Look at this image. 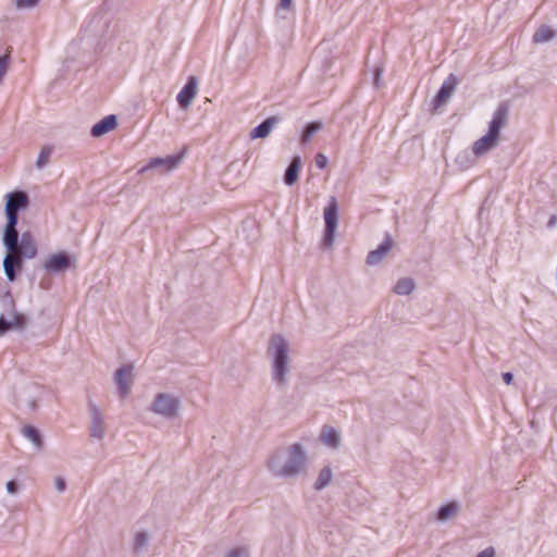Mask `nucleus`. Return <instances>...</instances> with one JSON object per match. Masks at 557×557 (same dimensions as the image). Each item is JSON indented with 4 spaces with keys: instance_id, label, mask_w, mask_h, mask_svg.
Segmentation results:
<instances>
[{
    "instance_id": "22",
    "label": "nucleus",
    "mask_w": 557,
    "mask_h": 557,
    "mask_svg": "<svg viewBox=\"0 0 557 557\" xmlns=\"http://www.w3.org/2000/svg\"><path fill=\"white\" fill-rule=\"evenodd\" d=\"M333 480V470L330 466H326V467H323L319 474H318V478L314 482V490L317 491H321L323 488H325L326 486L330 485V483L332 482Z\"/></svg>"
},
{
    "instance_id": "3",
    "label": "nucleus",
    "mask_w": 557,
    "mask_h": 557,
    "mask_svg": "<svg viewBox=\"0 0 557 557\" xmlns=\"http://www.w3.org/2000/svg\"><path fill=\"white\" fill-rule=\"evenodd\" d=\"M508 115V106L506 103L499 104L493 113L487 133L473 143L472 152L475 156H483L498 145L500 140V131L506 126Z\"/></svg>"
},
{
    "instance_id": "35",
    "label": "nucleus",
    "mask_w": 557,
    "mask_h": 557,
    "mask_svg": "<svg viewBox=\"0 0 557 557\" xmlns=\"http://www.w3.org/2000/svg\"><path fill=\"white\" fill-rule=\"evenodd\" d=\"M503 380L506 384H511L513 380V375L510 372L503 373Z\"/></svg>"
},
{
    "instance_id": "24",
    "label": "nucleus",
    "mask_w": 557,
    "mask_h": 557,
    "mask_svg": "<svg viewBox=\"0 0 557 557\" xmlns=\"http://www.w3.org/2000/svg\"><path fill=\"white\" fill-rule=\"evenodd\" d=\"M555 37V32L547 25L540 26L534 35H533V42L534 44H543L546 41H549Z\"/></svg>"
},
{
    "instance_id": "15",
    "label": "nucleus",
    "mask_w": 557,
    "mask_h": 557,
    "mask_svg": "<svg viewBox=\"0 0 557 557\" xmlns=\"http://www.w3.org/2000/svg\"><path fill=\"white\" fill-rule=\"evenodd\" d=\"M392 246H377V248L371 250L366 259V263L369 267H376L383 263L385 259L391 256Z\"/></svg>"
},
{
    "instance_id": "19",
    "label": "nucleus",
    "mask_w": 557,
    "mask_h": 557,
    "mask_svg": "<svg viewBox=\"0 0 557 557\" xmlns=\"http://www.w3.org/2000/svg\"><path fill=\"white\" fill-rule=\"evenodd\" d=\"M277 122H278V119L276 116L268 117L260 125H258L256 128L252 129V132L250 133V137L252 139L267 137L271 133L272 127Z\"/></svg>"
},
{
    "instance_id": "10",
    "label": "nucleus",
    "mask_w": 557,
    "mask_h": 557,
    "mask_svg": "<svg viewBox=\"0 0 557 557\" xmlns=\"http://www.w3.org/2000/svg\"><path fill=\"white\" fill-rule=\"evenodd\" d=\"M337 202L335 198H332L330 203L324 208V221H325V244L333 240L334 232L337 226Z\"/></svg>"
},
{
    "instance_id": "18",
    "label": "nucleus",
    "mask_w": 557,
    "mask_h": 557,
    "mask_svg": "<svg viewBox=\"0 0 557 557\" xmlns=\"http://www.w3.org/2000/svg\"><path fill=\"white\" fill-rule=\"evenodd\" d=\"M455 86H456V82H455V78L453 77V75L449 77L448 81H446L441 89L438 90L436 97H435V104L436 107L445 103L449 98L450 96L453 95L454 90H455Z\"/></svg>"
},
{
    "instance_id": "7",
    "label": "nucleus",
    "mask_w": 557,
    "mask_h": 557,
    "mask_svg": "<svg viewBox=\"0 0 557 557\" xmlns=\"http://www.w3.org/2000/svg\"><path fill=\"white\" fill-rule=\"evenodd\" d=\"M88 412L90 416L89 432L92 438L102 441L106 435V421L104 414L100 408L92 401L88 404Z\"/></svg>"
},
{
    "instance_id": "17",
    "label": "nucleus",
    "mask_w": 557,
    "mask_h": 557,
    "mask_svg": "<svg viewBox=\"0 0 557 557\" xmlns=\"http://www.w3.org/2000/svg\"><path fill=\"white\" fill-rule=\"evenodd\" d=\"M116 127V119L114 115H108L91 128V135L95 137L102 136Z\"/></svg>"
},
{
    "instance_id": "25",
    "label": "nucleus",
    "mask_w": 557,
    "mask_h": 557,
    "mask_svg": "<svg viewBox=\"0 0 557 557\" xmlns=\"http://www.w3.org/2000/svg\"><path fill=\"white\" fill-rule=\"evenodd\" d=\"M22 434L25 438L30 441L37 449H41L42 440L36 428L32 425H26L22 429Z\"/></svg>"
},
{
    "instance_id": "21",
    "label": "nucleus",
    "mask_w": 557,
    "mask_h": 557,
    "mask_svg": "<svg viewBox=\"0 0 557 557\" xmlns=\"http://www.w3.org/2000/svg\"><path fill=\"white\" fill-rule=\"evenodd\" d=\"M301 166V159L299 156L293 158L289 166L287 168L284 176V182L287 185H293L297 182Z\"/></svg>"
},
{
    "instance_id": "8",
    "label": "nucleus",
    "mask_w": 557,
    "mask_h": 557,
    "mask_svg": "<svg viewBox=\"0 0 557 557\" xmlns=\"http://www.w3.org/2000/svg\"><path fill=\"white\" fill-rule=\"evenodd\" d=\"M8 251L3 260L4 273L9 281L15 278L16 269L21 268L22 264V251L23 246H5Z\"/></svg>"
},
{
    "instance_id": "32",
    "label": "nucleus",
    "mask_w": 557,
    "mask_h": 557,
    "mask_svg": "<svg viewBox=\"0 0 557 557\" xmlns=\"http://www.w3.org/2000/svg\"><path fill=\"white\" fill-rule=\"evenodd\" d=\"M315 164L320 169H324L327 165V158L323 153H318L315 156Z\"/></svg>"
},
{
    "instance_id": "12",
    "label": "nucleus",
    "mask_w": 557,
    "mask_h": 557,
    "mask_svg": "<svg viewBox=\"0 0 557 557\" xmlns=\"http://www.w3.org/2000/svg\"><path fill=\"white\" fill-rule=\"evenodd\" d=\"M197 94V78L195 76H190L183 87V89L177 95V102L182 108L189 107L193 99Z\"/></svg>"
},
{
    "instance_id": "28",
    "label": "nucleus",
    "mask_w": 557,
    "mask_h": 557,
    "mask_svg": "<svg viewBox=\"0 0 557 557\" xmlns=\"http://www.w3.org/2000/svg\"><path fill=\"white\" fill-rule=\"evenodd\" d=\"M51 152H52V147H50V146H45L41 148L38 159H37L38 168H42L44 165H46L49 162Z\"/></svg>"
},
{
    "instance_id": "16",
    "label": "nucleus",
    "mask_w": 557,
    "mask_h": 557,
    "mask_svg": "<svg viewBox=\"0 0 557 557\" xmlns=\"http://www.w3.org/2000/svg\"><path fill=\"white\" fill-rule=\"evenodd\" d=\"M181 161L180 157L169 156L166 158H153L149 161V163L144 166L140 172H146L150 169H154L158 166H163L165 171H171L174 169Z\"/></svg>"
},
{
    "instance_id": "4",
    "label": "nucleus",
    "mask_w": 557,
    "mask_h": 557,
    "mask_svg": "<svg viewBox=\"0 0 557 557\" xmlns=\"http://www.w3.org/2000/svg\"><path fill=\"white\" fill-rule=\"evenodd\" d=\"M28 205L27 195L23 191L10 193L7 196L5 214L7 225L3 233V244H18L16 231L17 213Z\"/></svg>"
},
{
    "instance_id": "27",
    "label": "nucleus",
    "mask_w": 557,
    "mask_h": 557,
    "mask_svg": "<svg viewBox=\"0 0 557 557\" xmlns=\"http://www.w3.org/2000/svg\"><path fill=\"white\" fill-rule=\"evenodd\" d=\"M322 128V123L321 122H312V123H309L305 131L302 132V135H301V143L302 144H306L310 140L311 136L320 131Z\"/></svg>"
},
{
    "instance_id": "31",
    "label": "nucleus",
    "mask_w": 557,
    "mask_h": 557,
    "mask_svg": "<svg viewBox=\"0 0 557 557\" xmlns=\"http://www.w3.org/2000/svg\"><path fill=\"white\" fill-rule=\"evenodd\" d=\"M54 487L59 493H63L66 488V482L61 476H55L53 480Z\"/></svg>"
},
{
    "instance_id": "26",
    "label": "nucleus",
    "mask_w": 557,
    "mask_h": 557,
    "mask_svg": "<svg viewBox=\"0 0 557 557\" xmlns=\"http://www.w3.org/2000/svg\"><path fill=\"white\" fill-rule=\"evenodd\" d=\"M150 541V535L146 531H139L134 536V550L136 553L147 548Z\"/></svg>"
},
{
    "instance_id": "5",
    "label": "nucleus",
    "mask_w": 557,
    "mask_h": 557,
    "mask_svg": "<svg viewBox=\"0 0 557 557\" xmlns=\"http://www.w3.org/2000/svg\"><path fill=\"white\" fill-rule=\"evenodd\" d=\"M181 410V399L170 393H158L151 405L150 411L168 420L178 417Z\"/></svg>"
},
{
    "instance_id": "9",
    "label": "nucleus",
    "mask_w": 557,
    "mask_h": 557,
    "mask_svg": "<svg viewBox=\"0 0 557 557\" xmlns=\"http://www.w3.org/2000/svg\"><path fill=\"white\" fill-rule=\"evenodd\" d=\"M42 394V386L35 383L29 384L20 393L18 401L29 410H36Z\"/></svg>"
},
{
    "instance_id": "30",
    "label": "nucleus",
    "mask_w": 557,
    "mask_h": 557,
    "mask_svg": "<svg viewBox=\"0 0 557 557\" xmlns=\"http://www.w3.org/2000/svg\"><path fill=\"white\" fill-rule=\"evenodd\" d=\"M39 0H15V4L20 9L33 8Z\"/></svg>"
},
{
    "instance_id": "20",
    "label": "nucleus",
    "mask_w": 557,
    "mask_h": 557,
    "mask_svg": "<svg viewBox=\"0 0 557 557\" xmlns=\"http://www.w3.org/2000/svg\"><path fill=\"white\" fill-rule=\"evenodd\" d=\"M416 282L411 277L399 278L393 287V292L398 296H408L416 289Z\"/></svg>"
},
{
    "instance_id": "13",
    "label": "nucleus",
    "mask_w": 557,
    "mask_h": 557,
    "mask_svg": "<svg viewBox=\"0 0 557 557\" xmlns=\"http://www.w3.org/2000/svg\"><path fill=\"white\" fill-rule=\"evenodd\" d=\"M26 317L18 312H13L9 318L0 315V334L5 333L10 329H24L26 326Z\"/></svg>"
},
{
    "instance_id": "14",
    "label": "nucleus",
    "mask_w": 557,
    "mask_h": 557,
    "mask_svg": "<svg viewBox=\"0 0 557 557\" xmlns=\"http://www.w3.org/2000/svg\"><path fill=\"white\" fill-rule=\"evenodd\" d=\"M320 440L325 446L337 449L341 446L342 436L333 426L324 425L320 434Z\"/></svg>"
},
{
    "instance_id": "33",
    "label": "nucleus",
    "mask_w": 557,
    "mask_h": 557,
    "mask_svg": "<svg viewBox=\"0 0 557 557\" xmlns=\"http://www.w3.org/2000/svg\"><path fill=\"white\" fill-rule=\"evenodd\" d=\"M7 492L11 495H15L17 493V484L14 481H9L5 485Z\"/></svg>"
},
{
    "instance_id": "23",
    "label": "nucleus",
    "mask_w": 557,
    "mask_h": 557,
    "mask_svg": "<svg viewBox=\"0 0 557 557\" xmlns=\"http://www.w3.org/2000/svg\"><path fill=\"white\" fill-rule=\"evenodd\" d=\"M459 509H460V506L456 502L446 504L438 509L437 520L445 522V521L456 517L457 513L459 512Z\"/></svg>"
},
{
    "instance_id": "34",
    "label": "nucleus",
    "mask_w": 557,
    "mask_h": 557,
    "mask_svg": "<svg viewBox=\"0 0 557 557\" xmlns=\"http://www.w3.org/2000/svg\"><path fill=\"white\" fill-rule=\"evenodd\" d=\"M494 550L492 548H487L479 553L478 557H494Z\"/></svg>"
},
{
    "instance_id": "29",
    "label": "nucleus",
    "mask_w": 557,
    "mask_h": 557,
    "mask_svg": "<svg viewBox=\"0 0 557 557\" xmlns=\"http://www.w3.org/2000/svg\"><path fill=\"white\" fill-rule=\"evenodd\" d=\"M226 557H249V553L247 548L238 547L230 550Z\"/></svg>"
},
{
    "instance_id": "2",
    "label": "nucleus",
    "mask_w": 557,
    "mask_h": 557,
    "mask_svg": "<svg viewBox=\"0 0 557 557\" xmlns=\"http://www.w3.org/2000/svg\"><path fill=\"white\" fill-rule=\"evenodd\" d=\"M268 356L272 363V377L278 386H285L290 372L289 344L281 334H273L268 345Z\"/></svg>"
},
{
    "instance_id": "36",
    "label": "nucleus",
    "mask_w": 557,
    "mask_h": 557,
    "mask_svg": "<svg viewBox=\"0 0 557 557\" xmlns=\"http://www.w3.org/2000/svg\"><path fill=\"white\" fill-rule=\"evenodd\" d=\"M293 0H281L280 5L283 9H289Z\"/></svg>"
},
{
    "instance_id": "1",
    "label": "nucleus",
    "mask_w": 557,
    "mask_h": 557,
    "mask_svg": "<svg viewBox=\"0 0 557 557\" xmlns=\"http://www.w3.org/2000/svg\"><path fill=\"white\" fill-rule=\"evenodd\" d=\"M267 466L275 478L294 479L306 473L308 454L301 444L295 443L276 450L269 458Z\"/></svg>"
},
{
    "instance_id": "6",
    "label": "nucleus",
    "mask_w": 557,
    "mask_h": 557,
    "mask_svg": "<svg viewBox=\"0 0 557 557\" xmlns=\"http://www.w3.org/2000/svg\"><path fill=\"white\" fill-rule=\"evenodd\" d=\"M45 269L51 273L64 272L70 268L76 267V258L65 251L50 255L45 263Z\"/></svg>"
},
{
    "instance_id": "11",
    "label": "nucleus",
    "mask_w": 557,
    "mask_h": 557,
    "mask_svg": "<svg viewBox=\"0 0 557 557\" xmlns=\"http://www.w3.org/2000/svg\"><path fill=\"white\" fill-rule=\"evenodd\" d=\"M115 383L122 397H126L133 385V366H124L115 372Z\"/></svg>"
}]
</instances>
